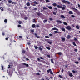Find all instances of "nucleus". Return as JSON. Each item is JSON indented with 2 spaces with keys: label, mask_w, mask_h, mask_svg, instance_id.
Returning <instances> with one entry per match:
<instances>
[{
  "label": "nucleus",
  "mask_w": 80,
  "mask_h": 80,
  "mask_svg": "<svg viewBox=\"0 0 80 80\" xmlns=\"http://www.w3.org/2000/svg\"><path fill=\"white\" fill-rule=\"evenodd\" d=\"M62 3H68V4H70V2L69 1H65V0H63L62 1Z\"/></svg>",
  "instance_id": "1"
},
{
  "label": "nucleus",
  "mask_w": 80,
  "mask_h": 80,
  "mask_svg": "<svg viewBox=\"0 0 80 80\" xmlns=\"http://www.w3.org/2000/svg\"><path fill=\"white\" fill-rule=\"evenodd\" d=\"M72 9H73V11H74V12H75V13H77V12L78 11V10H77V9L75 8H72Z\"/></svg>",
  "instance_id": "2"
},
{
  "label": "nucleus",
  "mask_w": 80,
  "mask_h": 80,
  "mask_svg": "<svg viewBox=\"0 0 80 80\" xmlns=\"http://www.w3.org/2000/svg\"><path fill=\"white\" fill-rule=\"evenodd\" d=\"M66 29H67V30H70L72 29V28H71V27H70V26H67L66 27Z\"/></svg>",
  "instance_id": "3"
},
{
  "label": "nucleus",
  "mask_w": 80,
  "mask_h": 80,
  "mask_svg": "<svg viewBox=\"0 0 80 80\" xmlns=\"http://www.w3.org/2000/svg\"><path fill=\"white\" fill-rule=\"evenodd\" d=\"M34 35L36 38H40V37L39 36H37L38 34L36 33L34 34Z\"/></svg>",
  "instance_id": "4"
},
{
  "label": "nucleus",
  "mask_w": 80,
  "mask_h": 80,
  "mask_svg": "<svg viewBox=\"0 0 80 80\" xmlns=\"http://www.w3.org/2000/svg\"><path fill=\"white\" fill-rule=\"evenodd\" d=\"M22 65H25L26 67H28V64H26V63H23Z\"/></svg>",
  "instance_id": "5"
},
{
  "label": "nucleus",
  "mask_w": 80,
  "mask_h": 80,
  "mask_svg": "<svg viewBox=\"0 0 80 80\" xmlns=\"http://www.w3.org/2000/svg\"><path fill=\"white\" fill-rule=\"evenodd\" d=\"M61 17L62 18H63V19H65V17L64 15H61Z\"/></svg>",
  "instance_id": "6"
},
{
  "label": "nucleus",
  "mask_w": 80,
  "mask_h": 80,
  "mask_svg": "<svg viewBox=\"0 0 80 80\" xmlns=\"http://www.w3.org/2000/svg\"><path fill=\"white\" fill-rule=\"evenodd\" d=\"M67 38L68 39H69L70 38H71V36L69 35H68L67 36Z\"/></svg>",
  "instance_id": "7"
},
{
  "label": "nucleus",
  "mask_w": 80,
  "mask_h": 80,
  "mask_svg": "<svg viewBox=\"0 0 80 80\" xmlns=\"http://www.w3.org/2000/svg\"><path fill=\"white\" fill-rule=\"evenodd\" d=\"M65 7H66V6L65 5H63V7L62 8V10H65Z\"/></svg>",
  "instance_id": "8"
},
{
  "label": "nucleus",
  "mask_w": 80,
  "mask_h": 80,
  "mask_svg": "<svg viewBox=\"0 0 80 80\" xmlns=\"http://www.w3.org/2000/svg\"><path fill=\"white\" fill-rule=\"evenodd\" d=\"M69 14L70 15H73V12L72 11H69L68 12Z\"/></svg>",
  "instance_id": "9"
},
{
  "label": "nucleus",
  "mask_w": 80,
  "mask_h": 80,
  "mask_svg": "<svg viewBox=\"0 0 80 80\" xmlns=\"http://www.w3.org/2000/svg\"><path fill=\"white\" fill-rule=\"evenodd\" d=\"M53 30H57V31H58V29L57 28H52Z\"/></svg>",
  "instance_id": "10"
},
{
  "label": "nucleus",
  "mask_w": 80,
  "mask_h": 80,
  "mask_svg": "<svg viewBox=\"0 0 80 80\" xmlns=\"http://www.w3.org/2000/svg\"><path fill=\"white\" fill-rule=\"evenodd\" d=\"M69 76H70V77H73V74H72V73H70L69 74Z\"/></svg>",
  "instance_id": "11"
},
{
  "label": "nucleus",
  "mask_w": 80,
  "mask_h": 80,
  "mask_svg": "<svg viewBox=\"0 0 80 80\" xmlns=\"http://www.w3.org/2000/svg\"><path fill=\"white\" fill-rule=\"evenodd\" d=\"M36 14L38 16H40V15H41V13H40V12H37L36 13Z\"/></svg>",
  "instance_id": "12"
},
{
  "label": "nucleus",
  "mask_w": 80,
  "mask_h": 80,
  "mask_svg": "<svg viewBox=\"0 0 80 80\" xmlns=\"http://www.w3.org/2000/svg\"><path fill=\"white\" fill-rule=\"evenodd\" d=\"M51 71H52V69H49V70H47L48 73H50V72H51Z\"/></svg>",
  "instance_id": "13"
},
{
  "label": "nucleus",
  "mask_w": 80,
  "mask_h": 80,
  "mask_svg": "<svg viewBox=\"0 0 80 80\" xmlns=\"http://www.w3.org/2000/svg\"><path fill=\"white\" fill-rule=\"evenodd\" d=\"M57 7H58V8H62V6L60 5H58Z\"/></svg>",
  "instance_id": "14"
},
{
  "label": "nucleus",
  "mask_w": 80,
  "mask_h": 80,
  "mask_svg": "<svg viewBox=\"0 0 80 80\" xmlns=\"http://www.w3.org/2000/svg\"><path fill=\"white\" fill-rule=\"evenodd\" d=\"M57 22H58V23H62V22L60 20H57Z\"/></svg>",
  "instance_id": "15"
},
{
  "label": "nucleus",
  "mask_w": 80,
  "mask_h": 80,
  "mask_svg": "<svg viewBox=\"0 0 80 80\" xmlns=\"http://www.w3.org/2000/svg\"><path fill=\"white\" fill-rule=\"evenodd\" d=\"M52 5H53V6H54V7H56L57 4L56 3H54L52 4Z\"/></svg>",
  "instance_id": "16"
},
{
  "label": "nucleus",
  "mask_w": 80,
  "mask_h": 80,
  "mask_svg": "<svg viewBox=\"0 0 80 80\" xmlns=\"http://www.w3.org/2000/svg\"><path fill=\"white\" fill-rule=\"evenodd\" d=\"M48 43H49V44H52V42L51 41H48Z\"/></svg>",
  "instance_id": "17"
},
{
  "label": "nucleus",
  "mask_w": 80,
  "mask_h": 80,
  "mask_svg": "<svg viewBox=\"0 0 80 80\" xmlns=\"http://www.w3.org/2000/svg\"><path fill=\"white\" fill-rule=\"evenodd\" d=\"M61 39L62 41H65V38H62Z\"/></svg>",
  "instance_id": "18"
},
{
  "label": "nucleus",
  "mask_w": 80,
  "mask_h": 80,
  "mask_svg": "<svg viewBox=\"0 0 80 80\" xmlns=\"http://www.w3.org/2000/svg\"><path fill=\"white\" fill-rule=\"evenodd\" d=\"M36 25H35V24H32V28H35V26Z\"/></svg>",
  "instance_id": "19"
},
{
  "label": "nucleus",
  "mask_w": 80,
  "mask_h": 80,
  "mask_svg": "<svg viewBox=\"0 0 80 80\" xmlns=\"http://www.w3.org/2000/svg\"><path fill=\"white\" fill-rule=\"evenodd\" d=\"M61 30L62 31H63V32H65V29L64 28H61Z\"/></svg>",
  "instance_id": "20"
},
{
  "label": "nucleus",
  "mask_w": 80,
  "mask_h": 80,
  "mask_svg": "<svg viewBox=\"0 0 80 80\" xmlns=\"http://www.w3.org/2000/svg\"><path fill=\"white\" fill-rule=\"evenodd\" d=\"M78 14V15H80V12L78 11L76 13Z\"/></svg>",
  "instance_id": "21"
},
{
  "label": "nucleus",
  "mask_w": 80,
  "mask_h": 80,
  "mask_svg": "<svg viewBox=\"0 0 80 80\" xmlns=\"http://www.w3.org/2000/svg\"><path fill=\"white\" fill-rule=\"evenodd\" d=\"M30 31L32 33L34 32V29H31Z\"/></svg>",
  "instance_id": "22"
},
{
  "label": "nucleus",
  "mask_w": 80,
  "mask_h": 80,
  "mask_svg": "<svg viewBox=\"0 0 80 80\" xmlns=\"http://www.w3.org/2000/svg\"><path fill=\"white\" fill-rule=\"evenodd\" d=\"M46 48L48 50H50V48L49 47H46Z\"/></svg>",
  "instance_id": "23"
},
{
  "label": "nucleus",
  "mask_w": 80,
  "mask_h": 80,
  "mask_svg": "<svg viewBox=\"0 0 80 80\" xmlns=\"http://www.w3.org/2000/svg\"><path fill=\"white\" fill-rule=\"evenodd\" d=\"M26 5L27 6H30V3L28 2L26 3Z\"/></svg>",
  "instance_id": "24"
},
{
  "label": "nucleus",
  "mask_w": 80,
  "mask_h": 80,
  "mask_svg": "<svg viewBox=\"0 0 80 80\" xmlns=\"http://www.w3.org/2000/svg\"><path fill=\"white\" fill-rule=\"evenodd\" d=\"M8 22V21L7 20V19H5L4 20V22L5 23H7Z\"/></svg>",
  "instance_id": "25"
},
{
  "label": "nucleus",
  "mask_w": 80,
  "mask_h": 80,
  "mask_svg": "<svg viewBox=\"0 0 80 80\" xmlns=\"http://www.w3.org/2000/svg\"><path fill=\"white\" fill-rule=\"evenodd\" d=\"M72 43L73 45H74V46H76V47H77V45H76V44L75 43V42H72Z\"/></svg>",
  "instance_id": "26"
},
{
  "label": "nucleus",
  "mask_w": 80,
  "mask_h": 80,
  "mask_svg": "<svg viewBox=\"0 0 80 80\" xmlns=\"http://www.w3.org/2000/svg\"><path fill=\"white\" fill-rule=\"evenodd\" d=\"M26 52V51H25V50H22V52L23 53H25Z\"/></svg>",
  "instance_id": "27"
},
{
  "label": "nucleus",
  "mask_w": 80,
  "mask_h": 80,
  "mask_svg": "<svg viewBox=\"0 0 80 80\" xmlns=\"http://www.w3.org/2000/svg\"><path fill=\"white\" fill-rule=\"evenodd\" d=\"M47 21H48L47 19L44 20L43 21V23H46V22H47Z\"/></svg>",
  "instance_id": "28"
},
{
  "label": "nucleus",
  "mask_w": 80,
  "mask_h": 80,
  "mask_svg": "<svg viewBox=\"0 0 80 80\" xmlns=\"http://www.w3.org/2000/svg\"><path fill=\"white\" fill-rule=\"evenodd\" d=\"M19 24H22V22L21 21H19L18 22Z\"/></svg>",
  "instance_id": "29"
},
{
  "label": "nucleus",
  "mask_w": 80,
  "mask_h": 80,
  "mask_svg": "<svg viewBox=\"0 0 80 80\" xmlns=\"http://www.w3.org/2000/svg\"><path fill=\"white\" fill-rule=\"evenodd\" d=\"M63 24H64V25H68L67 23L66 22H63Z\"/></svg>",
  "instance_id": "30"
},
{
  "label": "nucleus",
  "mask_w": 80,
  "mask_h": 80,
  "mask_svg": "<svg viewBox=\"0 0 80 80\" xmlns=\"http://www.w3.org/2000/svg\"><path fill=\"white\" fill-rule=\"evenodd\" d=\"M35 4H36V5H38V2L36 1H34L33 2Z\"/></svg>",
  "instance_id": "31"
},
{
  "label": "nucleus",
  "mask_w": 80,
  "mask_h": 80,
  "mask_svg": "<svg viewBox=\"0 0 80 80\" xmlns=\"http://www.w3.org/2000/svg\"><path fill=\"white\" fill-rule=\"evenodd\" d=\"M0 9L2 10V11H3V8L2 7L0 8Z\"/></svg>",
  "instance_id": "32"
},
{
  "label": "nucleus",
  "mask_w": 80,
  "mask_h": 80,
  "mask_svg": "<svg viewBox=\"0 0 80 80\" xmlns=\"http://www.w3.org/2000/svg\"><path fill=\"white\" fill-rule=\"evenodd\" d=\"M57 54L59 55H62V52H58Z\"/></svg>",
  "instance_id": "33"
},
{
  "label": "nucleus",
  "mask_w": 80,
  "mask_h": 80,
  "mask_svg": "<svg viewBox=\"0 0 80 80\" xmlns=\"http://www.w3.org/2000/svg\"><path fill=\"white\" fill-rule=\"evenodd\" d=\"M54 32L55 33H59V32L57 31H55Z\"/></svg>",
  "instance_id": "34"
},
{
  "label": "nucleus",
  "mask_w": 80,
  "mask_h": 80,
  "mask_svg": "<svg viewBox=\"0 0 80 80\" xmlns=\"http://www.w3.org/2000/svg\"><path fill=\"white\" fill-rule=\"evenodd\" d=\"M8 2L9 3H12V1L11 0H9L8 1Z\"/></svg>",
  "instance_id": "35"
},
{
  "label": "nucleus",
  "mask_w": 80,
  "mask_h": 80,
  "mask_svg": "<svg viewBox=\"0 0 80 80\" xmlns=\"http://www.w3.org/2000/svg\"><path fill=\"white\" fill-rule=\"evenodd\" d=\"M39 48V50H41V51H42V48H40V47H39L38 48Z\"/></svg>",
  "instance_id": "36"
},
{
  "label": "nucleus",
  "mask_w": 80,
  "mask_h": 80,
  "mask_svg": "<svg viewBox=\"0 0 80 80\" xmlns=\"http://www.w3.org/2000/svg\"><path fill=\"white\" fill-rule=\"evenodd\" d=\"M76 28L77 29H79V26L78 25L76 26Z\"/></svg>",
  "instance_id": "37"
},
{
  "label": "nucleus",
  "mask_w": 80,
  "mask_h": 80,
  "mask_svg": "<svg viewBox=\"0 0 80 80\" xmlns=\"http://www.w3.org/2000/svg\"><path fill=\"white\" fill-rule=\"evenodd\" d=\"M35 48V49H38V46H36L34 47Z\"/></svg>",
  "instance_id": "38"
},
{
  "label": "nucleus",
  "mask_w": 80,
  "mask_h": 80,
  "mask_svg": "<svg viewBox=\"0 0 80 80\" xmlns=\"http://www.w3.org/2000/svg\"><path fill=\"white\" fill-rule=\"evenodd\" d=\"M37 59L39 62H40V59L39 58H37Z\"/></svg>",
  "instance_id": "39"
},
{
  "label": "nucleus",
  "mask_w": 80,
  "mask_h": 80,
  "mask_svg": "<svg viewBox=\"0 0 80 80\" xmlns=\"http://www.w3.org/2000/svg\"><path fill=\"white\" fill-rule=\"evenodd\" d=\"M48 8L49 9H52V6H49Z\"/></svg>",
  "instance_id": "40"
},
{
  "label": "nucleus",
  "mask_w": 80,
  "mask_h": 80,
  "mask_svg": "<svg viewBox=\"0 0 80 80\" xmlns=\"http://www.w3.org/2000/svg\"><path fill=\"white\" fill-rule=\"evenodd\" d=\"M35 75H40V74L39 72H37L35 74Z\"/></svg>",
  "instance_id": "41"
},
{
  "label": "nucleus",
  "mask_w": 80,
  "mask_h": 80,
  "mask_svg": "<svg viewBox=\"0 0 80 80\" xmlns=\"http://www.w3.org/2000/svg\"><path fill=\"white\" fill-rule=\"evenodd\" d=\"M71 17H72V18H75V16L73 15H72L71 16Z\"/></svg>",
  "instance_id": "42"
},
{
  "label": "nucleus",
  "mask_w": 80,
  "mask_h": 80,
  "mask_svg": "<svg viewBox=\"0 0 80 80\" xmlns=\"http://www.w3.org/2000/svg\"><path fill=\"white\" fill-rule=\"evenodd\" d=\"M53 15H57V14H56V12H53Z\"/></svg>",
  "instance_id": "43"
},
{
  "label": "nucleus",
  "mask_w": 80,
  "mask_h": 80,
  "mask_svg": "<svg viewBox=\"0 0 80 80\" xmlns=\"http://www.w3.org/2000/svg\"><path fill=\"white\" fill-rule=\"evenodd\" d=\"M45 38H49V37L47 36H45Z\"/></svg>",
  "instance_id": "44"
},
{
  "label": "nucleus",
  "mask_w": 80,
  "mask_h": 80,
  "mask_svg": "<svg viewBox=\"0 0 80 80\" xmlns=\"http://www.w3.org/2000/svg\"><path fill=\"white\" fill-rule=\"evenodd\" d=\"M72 72L73 73H76V72L75 70H72Z\"/></svg>",
  "instance_id": "45"
},
{
  "label": "nucleus",
  "mask_w": 80,
  "mask_h": 80,
  "mask_svg": "<svg viewBox=\"0 0 80 80\" xmlns=\"http://www.w3.org/2000/svg\"><path fill=\"white\" fill-rule=\"evenodd\" d=\"M51 61L52 63H54V62H53V59H51Z\"/></svg>",
  "instance_id": "46"
},
{
  "label": "nucleus",
  "mask_w": 80,
  "mask_h": 80,
  "mask_svg": "<svg viewBox=\"0 0 80 80\" xmlns=\"http://www.w3.org/2000/svg\"><path fill=\"white\" fill-rule=\"evenodd\" d=\"M24 20H27L28 19V18H27V17H25L24 18Z\"/></svg>",
  "instance_id": "47"
},
{
  "label": "nucleus",
  "mask_w": 80,
  "mask_h": 80,
  "mask_svg": "<svg viewBox=\"0 0 80 80\" xmlns=\"http://www.w3.org/2000/svg\"><path fill=\"white\" fill-rule=\"evenodd\" d=\"M59 77H60V78H63V77H62V76L61 75H59Z\"/></svg>",
  "instance_id": "48"
},
{
  "label": "nucleus",
  "mask_w": 80,
  "mask_h": 80,
  "mask_svg": "<svg viewBox=\"0 0 80 80\" xmlns=\"http://www.w3.org/2000/svg\"><path fill=\"white\" fill-rule=\"evenodd\" d=\"M50 74H51V75H53V72H52V71L50 72Z\"/></svg>",
  "instance_id": "49"
},
{
  "label": "nucleus",
  "mask_w": 80,
  "mask_h": 80,
  "mask_svg": "<svg viewBox=\"0 0 80 80\" xmlns=\"http://www.w3.org/2000/svg\"><path fill=\"white\" fill-rule=\"evenodd\" d=\"M19 37L20 38H23V37L21 36H19Z\"/></svg>",
  "instance_id": "50"
},
{
  "label": "nucleus",
  "mask_w": 80,
  "mask_h": 80,
  "mask_svg": "<svg viewBox=\"0 0 80 80\" xmlns=\"http://www.w3.org/2000/svg\"><path fill=\"white\" fill-rule=\"evenodd\" d=\"M79 63V62L78 61L75 62V63H76V64H78Z\"/></svg>",
  "instance_id": "51"
},
{
  "label": "nucleus",
  "mask_w": 80,
  "mask_h": 80,
  "mask_svg": "<svg viewBox=\"0 0 80 80\" xmlns=\"http://www.w3.org/2000/svg\"><path fill=\"white\" fill-rule=\"evenodd\" d=\"M64 71V70H63V68L62 69L61 72H62V73H63V72Z\"/></svg>",
  "instance_id": "52"
},
{
  "label": "nucleus",
  "mask_w": 80,
  "mask_h": 80,
  "mask_svg": "<svg viewBox=\"0 0 80 80\" xmlns=\"http://www.w3.org/2000/svg\"><path fill=\"white\" fill-rule=\"evenodd\" d=\"M75 52H77L78 51V49H74Z\"/></svg>",
  "instance_id": "53"
},
{
  "label": "nucleus",
  "mask_w": 80,
  "mask_h": 80,
  "mask_svg": "<svg viewBox=\"0 0 80 80\" xmlns=\"http://www.w3.org/2000/svg\"><path fill=\"white\" fill-rule=\"evenodd\" d=\"M47 8L46 7L43 8V10H47Z\"/></svg>",
  "instance_id": "54"
},
{
  "label": "nucleus",
  "mask_w": 80,
  "mask_h": 80,
  "mask_svg": "<svg viewBox=\"0 0 80 80\" xmlns=\"http://www.w3.org/2000/svg\"><path fill=\"white\" fill-rule=\"evenodd\" d=\"M37 10V8H35L33 9L34 10L36 11Z\"/></svg>",
  "instance_id": "55"
},
{
  "label": "nucleus",
  "mask_w": 80,
  "mask_h": 80,
  "mask_svg": "<svg viewBox=\"0 0 80 80\" xmlns=\"http://www.w3.org/2000/svg\"><path fill=\"white\" fill-rule=\"evenodd\" d=\"M36 27H40V26L38 24H37Z\"/></svg>",
  "instance_id": "56"
},
{
  "label": "nucleus",
  "mask_w": 80,
  "mask_h": 80,
  "mask_svg": "<svg viewBox=\"0 0 80 80\" xmlns=\"http://www.w3.org/2000/svg\"><path fill=\"white\" fill-rule=\"evenodd\" d=\"M2 35H3V36H4V35H5V33L4 32H2Z\"/></svg>",
  "instance_id": "57"
},
{
  "label": "nucleus",
  "mask_w": 80,
  "mask_h": 80,
  "mask_svg": "<svg viewBox=\"0 0 80 80\" xmlns=\"http://www.w3.org/2000/svg\"><path fill=\"white\" fill-rule=\"evenodd\" d=\"M1 67L2 68V70H3V66L2 65Z\"/></svg>",
  "instance_id": "58"
},
{
  "label": "nucleus",
  "mask_w": 80,
  "mask_h": 80,
  "mask_svg": "<svg viewBox=\"0 0 80 80\" xmlns=\"http://www.w3.org/2000/svg\"><path fill=\"white\" fill-rule=\"evenodd\" d=\"M33 22H35V23L36 22V20H35V19H33Z\"/></svg>",
  "instance_id": "59"
},
{
  "label": "nucleus",
  "mask_w": 80,
  "mask_h": 80,
  "mask_svg": "<svg viewBox=\"0 0 80 80\" xmlns=\"http://www.w3.org/2000/svg\"><path fill=\"white\" fill-rule=\"evenodd\" d=\"M40 58L42 60H44V58H42V57H40Z\"/></svg>",
  "instance_id": "60"
},
{
  "label": "nucleus",
  "mask_w": 80,
  "mask_h": 80,
  "mask_svg": "<svg viewBox=\"0 0 80 80\" xmlns=\"http://www.w3.org/2000/svg\"><path fill=\"white\" fill-rule=\"evenodd\" d=\"M49 20H51V21H52V20H53V19L51 18H49Z\"/></svg>",
  "instance_id": "61"
},
{
  "label": "nucleus",
  "mask_w": 80,
  "mask_h": 80,
  "mask_svg": "<svg viewBox=\"0 0 80 80\" xmlns=\"http://www.w3.org/2000/svg\"><path fill=\"white\" fill-rule=\"evenodd\" d=\"M78 7H79V8H80V5L79 4H78Z\"/></svg>",
  "instance_id": "62"
},
{
  "label": "nucleus",
  "mask_w": 80,
  "mask_h": 80,
  "mask_svg": "<svg viewBox=\"0 0 80 80\" xmlns=\"http://www.w3.org/2000/svg\"><path fill=\"white\" fill-rule=\"evenodd\" d=\"M46 2H49V0H46Z\"/></svg>",
  "instance_id": "63"
},
{
  "label": "nucleus",
  "mask_w": 80,
  "mask_h": 80,
  "mask_svg": "<svg viewBox=\"0 0 80 80\" xmlns=\"http://www.w3.org/2000/svg\"><path fill=\"white\" fill-rule=\"evenodd\" d=\"M78 61H80V57L78 58Z\"/></svg>",
  "instance_id": "64"
}]
</instances>
